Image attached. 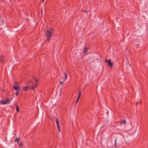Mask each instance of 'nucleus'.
Wrapping results in <instances>:
<instances>
[{"mask_svg": "<svg viewBox=\"0 0 148 148\" xmlns=\"http://www.w3.org/2000/svg\"><path fill=\"white\" fill-rule=\"evenodd\" d=\"M64 80L63 81V82L60 81V84H62H62H63V82H64Z\"/></svg>", "mask_w": 148, "mask_h": 148, "instance_id": "6ab92c4d", "label": "nucleus"}, {"mask_svg": "<svg viewBox=\"0 0 148 148\" xmlns=\"http://www.w3.org/2000/svg\"><path fill=\"white\" fill-rule=\"evenodd\" d=\"M18 144L19 145V146L20 147H22L23 145V143L22 142L20 141L18 143Z\"/></svg>", "mask_w": 148, "mask_h": 148, "instance_id": "f8f14e48", "label": "nucleus"}, {"mask_svg": "<svg viewBox=\"0 0 148 148\" xmlns=\"http://www.w3.org/2000/svg\"><path fill=\"white\" fill-rule=\"evenodd\" d=\"M128 63H129L128 62ZM128 64H129V65H130V64L129 63H128Z\"/></svg>", "mask_w": 148, "mask_h": 148, "instance_id": "cd10ccee", "label": "nucleus"}, {"mask_svg": "<svg viewBox=\"0 0 148 148\" xmlns=\"http://www.w3.org/2000/svg\"><path fill=\"white\" fill-rule=\"evenodd\" d=\"M16 111L17 112H19V106L18 105H16Z\"/></svg>", "mask_w": 148, "mask_h": 148, "instance_id": "ddd939ff", "label": "nucleus"}, {"mask_svg": "<svg viewBox=\"0 0 148 148\" xmlns=\"http://www.w3.org/2000/svg\"><path fill=\"white\" fill-rule=\"evenodd\" d=\"M34 80H35V85H36L38 82V80L37 79H36L35 78H34Z\"/></svg>", "mask_w": 148, "mask_h": 148, "instance_id": "4468645a", "label": "nucleus"}, {"mask_svg": "<svg viewBox=\"0 0 148 148\" xmlns=\"http://www.w3.org/2000/svg\"><path fill=\"white\" fill-rule=\"evenodd\" d=\"M13 87L14 89L17 91H20V87L19 86H13Z\"/></svg>", "mask_w": 148, "mask_h": 148, "instance_id": "0eeeda50", "label": "nucleus"}, {"mask_svg": "<svg viewBox=\"0 0 148 148\" xmlns=\"http://www.w3.org/2000/svg\"><path fill=\"white\" fill-rule=\"evenodd\" d=\"M105 61L106 62H108V64L110 68L112 67H113L114 64V62L112 63L110 59L108 60L107 59H106Z\"/></svg>", "mask_w": 148, "mask_h": 148, "instance_id": "f03ea898", "label": "nucleus"}, {"mask_svg": "<svg viewBox=\"0 0 148 148\" xmlns=\"http://www.w3.org/2000/svg\"><path fill=\"white\" fill-rule=\"evenodd\" d=\"M19 91H17L15 93V94L17 96H18V95L19 93Z\"/></svg>", "mask_w": 148, "mask_h": 148, "instance_id": "dca6fc26", "label": "nucleus"}, {"mask_svg": "<svg viewBox=\"0 0 148 148\" xmlns=\"http://www.w3.org/2000/svg\"><path fill=\"white\" fill-rule=\"evenodd\" d=\"M12 99V98H11L10 99H9V103L10 102V101H11Z\"/></svg>", "mask_w": 148, "mask_h": 148, "instance_id": "aec40b11", "label": "nucleus"}, {"mask_svg": "<svg viewBox=\"0 0 148 148\" xmlns=\"http://www.w3.org/2000/svg\"><path fill=\"white\" fill-rule=\"evenodd\" d=\"M0 102H1L2 104H5L9 103V99H6L4 101L3 100H2L0 101Z\"/></svg>", "mask_w": 148, "mask_h": 148, "instance_id": "20e7f679", "label": "nucleus"}, {"mask_svg": "<svg viewBox=\"0 0 148 148\" xmlns=\"http://www.w3.org/2000/svg\"><path fill=\"white\" fill-rule=\"evenodd\" d=\"M1 58H3V56H1Z\"/></svg>", "mask_w": 148, "mask_h": 148, "instance_id": "5701e85b", "label": "nucleus"}, {"mask_svg": "<svg viewBox=\"0 0 148 148\" xmlns=\"http://www.w3.org/2000/svg\"><path fill=\"white\" fill-rule=\"evenodd\" d=\"M78 93L79 94V96H78V98L77 100V101H78V100L79 99V98L81 95V93L80 90H79V91L78 92Z\"/></svg>", "mask_w": 148, "mask_h": 148, "instance_id": "9d476101", "label": "nucleus"}, {"mask_svg": "<svg viewBox=\"0 0 148 148\" xmlns=\"http://www.w3.org/2000/svg\"><path fill=\"white\" fill-rule=\"evenodd\" d=\"M83 12L86 13L87 12V11L86 10H84Z\"/></svg>", "mask_w": 148, "mask_h": 148, "instance_id": "412c9836", "label": "nucleus"}, {"mask_svg": "<svg viewBox=\"0 0 148 148\" xmlns=\"http://www.w3.org/2000/svg\"><path fill=\"white\" fill-rule=\"evenodd\" d=\"M30 88V87L29 86H24L22 88L23 90L25 91L27 90L28 89H29Z\"/></svg>", "mask_w": 148, "mask_h": 148, "instance_id": "423d86ee", "label": "nucleus"}, {"mask_svg": "<svg viewBox=\"0 0 148 148\" xmlns=\"http://www.w3.org/2000/svg\"><path fill=\"white\" fill-rule=\"evenodd\" d=\"M116 138L115 140L114 141H115V144H114V146L115 147H117V146L116 145Z\"/></svg>", "mask_w": 148, "mask_h": 148, "instance_id": "f3484780", "label": "nucleus"}, {"mask_svg": "<svg viewBox=\"0 0 148 148\" xmlns=\"http://www.w3.org/2000/svg\"><path fill=\"white\" fill-rule=\"evenodd\" d=\"M136 45H137V46H139V45H138V44H137Z\"/></svg>", "mask_w": 148, "mask_h": 148, "instance_id": "b1692460", "label": "nucleus"}, {"mask_svg": "<svg viewBox=\"0 0 148 148\" xmlns=\"http://www.w3.org/2000/svg\"><path fill=\"white\" fill-rule=\"evenodd\" d=\"M41 12H42V10Z\"/></svg>", "mask_w": 148, "mask_h": 148, "instance_id": "bb28decb", "label": "nucleus"}, {"mask_svg": "<svg viewBox=\"0 0 148 148\" xmlns=\"http://www.w3.org/2000/svg\"><path fill=\"white\" fill-rule=\"evenodd\" d=\"M0 61H2V60L1 59H0Z\"/></svg>", "mask_w": 148, "mask_h": 148, "instance_id": "a878e982", "label": "nucleus"}, {"mask_svg": "<svg viewBox=\"0 0 148 148\" xmlns=\"http://www.w3.org/2000/svg\"><path fill=\"white\" fill-rule=\"evenodd\" d=\"M64 81L65 79L67 78V73L65 72H64Z\"/></svg>", "mask_w": 148, "mask_h": 148, "instance_id": "9b49d317", "label": "nucleus"}, {"mask_svg": "<svg viewBox=\"0 0 148 148\" xmlns=\"http://www.w3.org/2000/svg\"><path fill=\"white\" fill-rule=\"evenodd\" d=\"M89 49V48L87 47L86 45H85L83 49V54H86V53L88 52V51Z\"/></svg>", "mask_w": 148, "mask_h": 148, "instance_id": "7ed1b4c3", "label": "nucleus"}, {"mask_svg": "<svg viewBox=\"0 0 148 148\" xmlns=\"http://www.w3.org/2000/svg\"><path fill=\"white\" fill-rule=\"evenodd\" d=\"M19 140V138H16V139L14 140V142H17V143H18Z\"/></svg>", "mask_w": 148, "mask_h": 148, "instance_id": "2eb2a0df", "label": "nucleus"}, {"mask_svg": "<svg viewBox=\"0 0 148 148\" xmlns=\"http://www.w3.org/2000/svg\"><path fill=\"white\" fill-rule=\"evenodd\" d=\"M78 102V101H77V100H76V101L75 102V103H77Z\"/></svg>", "mask_w": 148, "mask_h": 148, "instance_id": "4be33fe9", "label": "nucleus"}, {"mask_svg": "<svg viewBox=\"0 0 148 148\" xmlns=\"http://www.w3.org/2000/svg\"><path fill=\"white\" fill-rule=\"evenodd\" d=\"M141 101H140L139 102V103H138V102H137V103H136V106H137L138 104L139 103H140V104H141Z\"/></svg>", "mask_w": 148, "mask_h": 148, "instance_id": "a211bd4d", "label": "nucleus"}, {"mask_svg": "<svg viewBox=\"0 0 148 148\" xmlns=\"http://www.w3.org/2000/svg\"><path fill=\"white\" fill-rule=\"evenodd\" d=\"M78 93L79 94V96H78V98L77 100V101H78V100L79 99V98L81 95V93L80 90H79V91L78 92Z\"/></svg>", "mask_w": 148, "mask_h": 148, "instance_id": "1a4fd4ad", "label": "nucleus"}, {"mask_svg": "<svg viewBox=\"0 0 148 148\" xmlns=\"http://www.w3.org/2000/svg\"><path fill=\"white\" fill-rule=\"evenodd\" d=\"M56 121L57 124V125L58 128V131L59 132L60 131V127L59 125L58 120L56 117Z\"/></svg>", "mask_w": 148, "mask_h": 148, "instance_id": "39448f33", "label": "nucleus"}, {"mask_svg": "<svg viewBox=\"0 0 148 148\" xmlns=\"http://www.w3.org/2000/svg\"><path fill=\"white\" fill-rule=\"evenodd\" d=\"M54 29L53 28L48 29L45 34V35L47 38V41H49L52 34L53 33Z\"/></svg>", "mask_w": 148, "mask_h": 148, "instance_id": "f257e3e1", "label": "nucleus"}, {"mask_svg": "<svg viewBox=\"0 0 148 148\" xmlns=\"http://www.w3.org/2000/svg\"><path fill=\"white\" fill-rule=\"evenodd\" d=\"M119 123L121 125H123V123L125 124L126 123V120L125 119L121 120L119 121Z\"/></svg>", "mask_w": 148, "mask_h": 148, "instance_id": "6e6552de", "label": "nucleus"}, {"mask_svg": "<svg viewBox=\"0 0 148 148\" xmlns=\"http://www.w3.org/2000/svg\"><path fill=\"white\" fill-rule=\"evenodd\" d=\"M44 1V0H42V3Z\"/></svg>", "mask_w": 148, "mask_h": 148, "instance_id": "393cba45", "label": "nucleus"}]
</instances>
